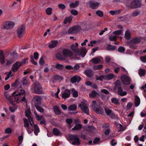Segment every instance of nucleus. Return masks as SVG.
<instances>
[{"label": "nucleus", "instance_id": "3", "mask_svg": "<svg viewBox=\"0 0 146 146\" xmlns=\"http://www.w3.org/2000/svg\"><path fill=\"white\" fill-rule=\"evenodd\" d=\"M69 138L72 141L71 143L72 145H79L80 144V141L77 135L70 134L69 135Z\"/></svg>", "mask_w": 146, "mask_h": 146}, {"label": "nucleus", "instance_id": "47", "mask_svg": "<svg viewBox=\"0 0 146 146\" xmlns=\"http://www.w3.org/2000/svg\"><path fill=\"white\" fill-rule=\"evenodd\" d=\"M131 34L129 31H127L125 33V36L127 39H129L131 38Z\"/></svg>", "mask_w": 146, "mask_h": 146}, {"label": "nucleus", "instance_id": "10", "mask_svg": "<svg viewBox=\"0 0 146 146\" xmlns=\"http://www.w3.org/2000/svg\"><path fill=\"white\" fill-rule=\"evenodd\" d=\"M21 66V65L20 63V62L17 61L13 65L12 67L11 70H10L9 72H7L6 73H12V71L13 72H16Z\"/></svg>", "mask_w": 146, "mask_h": 146}, {"label": "nucleus", "instance_id": "39", "mask_svg": "<svg viewBox=\"0 0 146 146\" xmlns=\"http://www.w3.org/2000/svg\"><path fill=\"white\" fill-rule=\"evenodd\" d=\"M30 111H26L25 112V116L28 118L29 120L30 121V120H31L32 122H33V118L31 117V115Z\"/></svg>", "mask_w": 146, "mask_h": 146}, {"label": "nucleus", "instance_id": "12", "mask_svg": "<svg viewBox=\"0 0 146 146\" xmlns=\"http://www.w3.org/2000/svg\"><path fill=\"white\" fill-rule=\"evenodd\" d=\"M92 109L98 114H102L104 112L103 109L98 105L93 106Z\"/></svg>", "mask_w": 146, "mask_h": 146}, {"label": "nucleus", "instance_id": "38", "mask_svg": "<svg viewBox=\"0 0 146 146\" xmlns=\"http://www.w3.org/2000/svg\"><path fill=\"white\" fill-rule=\"evenodd\" d=\"M71 92L72 94L73 95V97L74 98H76L78 96V92L76 90H75V89L74 88H72L71 89Z\"/></svg>", "mask_w": 146, "mask_h": 146}, {"label": "nucleus", "instance_id": "9", "mask_svg": "<svg viewBox=\"0 0 146 146\" xmlns=\"http://www.w3.org/2000/svg\"><path fill=\"white\" fill-rule=\"evenodd\" d=\"M21 66V65L20 63V62L17 61L13 65L12 67L11 70H10L9 72H7L6 73H12V71L13 72H16Z\"/></svg>", "mask_w": 146, "mask_h": 146}, {"label": "nucleus", "instance_id": "54", "mask_svg": "<svg viewBox=\"0 0 146 146\" xmlns=\"http://www.w3.org/2000/svg\"><path fill=\"white\" fill-rule=\"evenodd\" d=\"M34 114L37 120L40 121L42 119L43 117L42 115H38L36 112H35Z\"/></svg>", "mask_w": 146, "mask_h": 146}, {"label": "nucleus", "instance_id": "14", "mask_svg": "<svg viewBox=\"0 0 146 146\" xmlns=\"http://www.w3.org/2000/svg\"><path fill=\"white\" fill-rule=\"evenodd\" d=\"M121 80L123 83L125 85L129 84L130 82V78L126 76L123 74L121 77Z\"/></svg>", "mask_w": 146, "mask_h": 146}, {"label": "nucleus", "instance_id": "29", "mask_svg": "<svg viewBox=\"0 0 146 146\" xmlns=\"http://www.w3.org/2000/svg\"><path fill=\"white\" fill-rule=\"evenodd\" d=\"M5 62V56L3 51L0 50V62L3 64Z\"/></svg>", "mask_w": 146, "mask_h": 146}, {"label": "nucleus", "instance_id": "18", "mask_svg": "<svg viewBox=\"0 0 146 146\" xmlns=\"http://www.w3.org/2000/svg\"><path fill=\"white\" fill-rule=\"evenodd\" d=\"M81 80V78L78 76H74L71 78L70 81L73 84L75 83L76 82H79Z\"/></svg>", "mask_w": 146, "mask_h": 146}, {"label": "nucleus", "instance_id": "20", "mask_svg": "<svg viewBox=\"0 0 146 146\" xmlns=\"http://www.w3.org/2000/svg\"><path fill=\"white\" fill-rule=\"evenodd\" d=\"M114 90H116L118 88L121 87V81L119 80H117L114 83Z\"/></svg>", "mask_w": 146, "mask_h": 146}, {"label": "nucleus", "instance_id": "19", "mask_svg": "<svg viewBox=\"0 0 146 146\" xmlns=\"http://www.w3.org/2000/svg\"><path fill=\"white\" fill-rule=\"evenodd\" d=\"M117 89V93L120 96H123L126 95L127 94L126 92L123 91V88L122 87L118 88Z\"/></svg>", "mask_w": 146, "mask_h": 146}, {"label": "nucleus", "instance_id": "62", "mask_svg": "<svg viewBox=\"0 0 146 146\" xmlns=\"http://www.w3.org/2000/svg\"><path fill=\"white\" fill-rule=\"evenodd\" d=\"M121 32V30H119L117 31H115L113 33V34L115 35H117V36L118 35H119L120 34Z\"/></svg>", "mask_w": 146, "mask_h": 146}, {"label": "nucleus", "instance_id": "16", "mask_svg": "<svg viewBox=\"0 0 146 146\" xmlns=\"http://www.w3.org/2000/svg\"><path fill=\"white\" fill-rule=\"evenodd\" d=\"M70 90L68 89H66L64 90V92L62 93L61 97L63 99L68 98L70 96Z\"/></svg>", "mask_w": 146, "mask_h": 146}, {"label": "nucleus", "instance_id": "59", "mask_svg": "<svg viewBox=\"0 0 146 146\" xmlns=\"http://www.w3.org/2000/svg\"><path fill=\"white\" fill-rule=\"evenodd\" d=\"M117 37V35H111L110 37V40L111 41H114L116 39Z\"/></svg>", "mask_w": 146, "mask_h": 146}, {"label": "nucleus", "instance_id": "42", "mask_svg": "<svg viewBox=\"0 0 146 146\" xmlns=\"http://www.w3.org/2000/svg\"><path fill=\"white\" fill-rule=\"evenodd\" d=\"M72 16H70L69 17H67L64 20L63 23L65 24H66L68 22L70 23L72 21Z\"/></svg>", "mask_w": 146, "mask_h": 146}, {"label": "nucleus", "instance_id": "30", "mask_svg": "<svg viewBox=\"0 0 146 146\" xmlns=\"http://www.w3.org/2000/svg\"><path fill=\"white\" fill-rule=\"evenodd\" d=\"M100 4L99 3L94 1L91 3L90 6L92 8L94 9L98 7Z\"/></svg>", "mask_w": 146, "mask_h": 146}, {"label": "nucleus", "instance_id": "57", "mask_svg": "<svg viewBox=\"0 0 146 146\" xmlns=\"http://www.w3.org/2000/svg\"><path fill=\"white\" fill-rule=\"evenodd\" d=\"M105 111L106 114L108 115H110L112 112L111 110L108 108L105 109Z\"/></svg>", "mask_w": 146, "mask_h": 146}, {"label": "nucleus", "instance_id": "31", "mask_svg": "<svg viewBox=\"0 0 146 146\" xmlns=\"http://www.w3.org/2000/svg\"><path fill=\"white\" fill-rule=\"evenodd\" d=\"M21 0H16L13 3L12 5V7H17L18 6H19L21 3Z\"/></svg>", "mask_w": 146, "mask_h": 146}, {"label": "nucleus", "instance_id": "17", "mask_svg": "<svg viewBox=\"0 0 146 146\" xmlns=\"http://www.w3.org/2000/svg\"><path fill=\"white\" fill-rule=\"evenodd\" d=\"M78 44L76 42L74 44H73L70 46L71 49L76 53H78L79 52V49L78 48Z\"/></svg>", "mask_w": 146, "mask_h": 146}, {"label": "nucleus", "instance_id": "61", "mask_svg": "<svg viewBox=\"0 0 146 146\" xmlns=\"http://www.w3.org/2000/svg\"><path fill=\"white\" fill-rule=\"evenodd\" d=\"M28 59V58H25L23 59L21 62H20V63L21 64V66L27 62Z\"/></svg>", "mask_w": 146, "mask_h": 146}, {"label": "nucleus", "instance_id": "60", "mask_svg": "<svg viewBox=\"0 0 146 146\" xmlns=\"http://www.w3.org/2000/svg\"><path fill=\"white\" fill-rule=\"evenodd\" d=\"M66 122L68 124H71L73 122L72 119L71 118H68L66 120Z\"/></svg>", "mask_w": 146, "mask_h": 146}, {"label": "nucleus", "instance_id": "1", "mask_svg": "<svg viewBox=\"0 0 146 146\" xmlns=\"http://www.w3.org/2000/svg\"><path fill=\"white\" fill-rule=\"evenodd\" d=\"M63 55L60 54L56 55V58L59 60H65L66 58L72 57L74 55L73 53L70 50L67 49H65L62 50Z\"/></svg>", "mask_w": 146, "mask_h": 146}, {"label": "nucleus", "instance_id": "45", "mask_svg": "<svg viewBox=\"0 0 146 146\" xmlns=\"http://www.w3.org/2000/svg\"><path fill=\"white\" fill-rule=\"evenodd\" d=\"M39 105H35L36 109L40 112H43L44 111V109L41 106H39Z\"/></svg>", "mask_w": 146, "mask_h": 146}, {"label": "nucleus", "instance_id": "37", "mask_svg": "<svg viewBox=\"0 0 146 146\" xmlns=\"http://www.w3.org/2000/svg\"><path fill=\"white\" fill-rule=\"evenodd\" d=\"M140 100L139 97L137 96H136L135 100V106L136 107L138 106L140 104Z\"/></svg>", "mask_w": 146, "mask_h": 146}, {"label": "nucleus", "instance_id": "58", "mask_svg": "<svg viewBox=\"0 0 146 146\" xmlns=\"http://www.w3.org/2000/svg\"><path fill=\"white\" fill-rule=\"evenodd\" d=\"M12 132L11 128L10 127H8L5 130V133L6 134H10Z\"/></svg>", "mask_w": 146, "mask_h": 146}, {"label": "nucleus", "instance_id": "56", "mask_svg": "<svg viewBox=\"0 0 146 146\" xmlns=\"http://www.w3.org/2000/svg\"><path fill=\"white\" fill-rule=\"evenodd\" d=\"M58 7L60 9L63 10L66 8V6L62 4H59L58 5Z\"/></svg>", "mask_w": 146, "mask_h": 146}, {"label": "nucleus", "instance_id": "8", "mask_svg": "<svg viewBox=\"0 0 146 146\" xmlns=\"http://www.w3.org/2000/svg\"><path fill=\"white\" fill-rule=\"evenodd\" d=\"M20 91V92H19V93L17 94H16V92H13L12 94V96L13 97L15 96H19L20 97L22 95H24V96L23 97L22 99H21V100L22 102H25L27 103V101L25 98V90H24L21 89V90Z\"/></svg>", "mask_w": 146, "mask_h": 146}, {"label": "nucleus", "instance_id": "35", "mask_svg": "<svg viewBox=\"0 0 146 146\" xmlns=\"http://www.w3.org/2000/svg\"><path fill=\"white\" fill-rule=\"evenodd\" d=\"M82 125L81 124H76L75 126L72 129L73 131L78 130L82 128Z\"/></svg>", "mask_w": 146, "mask_h": 146}, {"label": "nucleus", "instance_id": "51", "mask_svg": "<svg viewBox=\"0 0 146 146\" xmlns=\"http://www.w3.org/2000/svg\"><path fill=\"white\" fill-rule=\"evenodd\" d=\"M23 135H20L18 137V140L19 142L18 144L19 146L23 142Z\"/></svg>", "mask_w": 146, "mask_h": 146}, {"label": "nucleus", "instance_id": "41", "mask_svg": "<svg viewBox=\"0 0 146 146\" xmlns=\"http://www.w3.org/2000/svg\"><path fill=\"white\" fill-rule=\"evenodd\" d=\"M79 2L78 1H76L75 3H71L70 5V7L71 8H74L77 7L79 4Z\"/></svg>", "mask_w": 146, "mask_h": 146}, {"label": "nucleus", "instance_id": "4", "mask_svg": "<svg viewBox=\"0 0 146 146\" xmlns=\"http://www.w3.org/2000/svg\"><path fill=\"white\" fill-rule=\"evenodd\" d=\"M82 30L81 27L76 25L70 28L68 30V33L69 34H74L80 32Z\"/></svg>", "mask_w": 146, "mask_h": 146}, {"label": "nucleus", "instance_id": "64", "mask_svg": "<svg viewBox=\"0 0 146 146\" xmlns=\"http://www.w3.org/2000/svg\"><path fill=\"white\" fill-rule=\"evenodd\" d=\"M23 86L26 85L27 84V80L26 78H24L23 79Z\"/></svg>", "mask_w": 146, "mask_h": 146}, {"label": "nucleus", "instance_id": "24", "mask_svg": "<svg viewBox=\"0 0 146 146\" xmlns=\"http://www.w3.org/2000/svg\"><path fill=\"white\" fill-rule=\"evenodd\" d=\"M23 120L24 122V127H27V129H30V127H29V121L26 118H24Z\"/></svg>", "mask_w": 146, "mask_h": 146}, {"label": "nucleus", "instance_id": "32", "mask_svg": "<svg viewBox=\"0 0 146 146\" xmlns=\"http://www.w3.org/2000/svg\"><path fill=\"white\" fill-rule=\"evenodd\" d=\"M53 80L55 81L59 80L60 81L62 80L63 78L62 77L57 75H54L53 77Z\"/></svg>", "mask_w": 146, "mask_h": 146}, {"label": "nucleus", "instance_id": "11", "mask_svg": "<svg viewBox=\"0 0 146 146\" xmlns=\"http://www.w3.org/2000/svg\"><path fill=\"white\" fill-rule=\"evenodd\" d=\"M141 1L139 0H133L130 4V6L132 8H136L140 7L142 4Z\"/></svg>", "mask_w": 146, "mask_h": 146}, {"label": "nucleus", "instance_id": "5", "mask_svg": "<svg viewBox=\"0 0 146 146\" xmlns=\"http://www.w3.org/2000/svg\"><path fill=\"white\" fill-rule=\"evenodd\" d=\"M140 37H136L132 39L129 41L128 42V44L131 48L135 49L136 48V46L135 44L138 43L140 42Z\"/></svg>", "mask_w": 146, "mask_h": 146}, {"label": "nucleus", "instance_id": "53", "mask_svg": "<svg viewBox=\"0 0 146 146\" xmlns=\"http://www.w3.org/2000/svg\"><path fill=\"white\" fill-rule=\"evenodd\" d=\"M102 67L103 66L101 65H94L93 66V68L94 70H99L102 69Z\"/></svg>", "mask_w": 146, "mask_h": 146}, {"label": "nucleus", "instance_id": "23", "mask_svg": "<svg viewBox=\"0 0 146 146\" xmlns=\"http://www.w3.org/2000/svg\"><path fill=\"white\" fill-rule=\"evenodd\" d=\"M114 71L116 73L119 72H127V71L124 68L121 67L116 68L115 69Z\"/></svg>", "mask_w": 146, "mask_h": 146}, {"label": "nucleus", "instance_id": "27", "mask_svg": "<svg viewBox=\"0 0 146 146\" xmlns=\"http://www.w3.org/2000/svg\"><path fill=\"white\" fill-rule=\"evenodd\" d=\"M87 51L86 48L84 47H82L81 49V50L80 53H79L78 52L77 53L78 55L82 56L83 55L84 57L86 54Z\"/></svg>", "mask_w": 146, "mask_h": 146}, {"label": "nucleus", "instance_id": "33", "mask_svg": "<svg viewBox=\"0 0 146 146\" xmlns=\"http://www.w3.org/2000/svg\"><path fill=\"white\" fill-rule=\"evenodd\" d=\"M121 12L120 10H117L115 11L111 10L109 11L110 13L112 15H117L119 14Z\"/></svg>", "mask_w": 146, "mask_h": 146}, {"label": "nucleus", "instance_id": "50", "mask_svg": "<svg viewBox=\"0 0 146 146\" xmlns=\"http://www.w3.org/2000/svg\"><path fill=\"white\" fill-rule=\"evenodd\" d=\"M19 80V79L18 78L15 81V82L11 84V86L16 87L17 86L18 81Z\"/></svg>", "mask_w": 146, "mask_h": 146}, {"label": "nucleus", "instance_id": "36", "mask_svg": "<svg viewBox=\"0 0 146 146\" xmlns=\"http://www.w3.org/2000/svg\"><path fill=\"white\" fill-rule=\"evenodd\" d=\"M77 106L75 104H72L70 105L68 108V110L69 111H76L77 109Z\"/></svg>", "mask_w": 146, "mask_h": 146}, {"label": "nucleus", "instance_id": "40", "mask_svg": "<svg viewBox=\"0 0 146 146\" xmlns=\"http://www.w3.org/2000/svg\"><path fill=\"white\" fill-rule=\"evenodd\" d=\"M34 128L35 129L34 133L35 135H37L38 133L40 132L39 128L36 124H34Z\"/></svg>", "mask_w": 146, "mask_h": 146}, {"label": "nucleus", "instance_id": "55", "mask_svg": "<svg viewBox=\"0 0 146 146\" xmlns=\"http://www.w3.org/2000/svg\"><path fill=\"white\" fill-rule=\"evenodd\" d=\"M96 14L98 16L100 17H102L103 16V12L100 10H98L96 11Z\"/></svg>", "mask_w": 146, "mask_h": 146}, {"label": "nucleus", "instance_id": "52", "mask_svg": "<svg viewBox=\"0 0 146 146\" xmlns=\"http://www.w3.org/2000/svg\"><path fill=\"white\" fill-rule=\"evenodd\" d=\"M80 67V66L79 64H76L73 67V70L74 72H76V71L79 69Z\"/></svg>", "mask_w": 146, "mask_h": 146}, {"label": "nucleus", "instance_id": "25", "mask_svg": "<svg viewBox=\"0 0 146 146\" xmlns=\"http://www.w3.org/2000/svg\"><path fill=\"white\" fill-rule=\"evenodd\" d=\"M115 77L114 75L113 74H108L104 76H103L104 78L108 80H110L113 78Z\"/></svg>", "mask_w": 146, "mask_h": 146}, {"label": "nucleus", "instance_id": "7", "mask_svg": "<svg viewBox=\"0 0 146 146\" xmlns=\"http://www.w3.org/2000/svg\"><path fill=\"white\" fill-rule=\"evenodd\" d=\"M78 106L84 113L88 115L89 114V112L88 108L84 102H81V104H79Z\"/></svg>", "mask_w": 146, "mask_h": 146}, {"label": "nucleus", "instance_id": "48", "mask_svg": "<svg viewBox=\"0 0 146 146\" xmlns=\"http://www.w3.org/2000/svg\"><path fill=\"white\" fill-rule=\"evenodd\" d=\"M52 9L50 7L48 8L46 10V14L48 15H50L52 14Z\"/></svg>", "mask_w": 146, "mask_h": 146}, {"label": "nucleus", "instance_id": "49", "mask_svg": "<svg viewBox=\"0 0 146 146\" xmlns=\"http://www.w3.org/2000/svg\"><path fill=\"white\" fill-rule=\"evenodd\" d=\"M55 67L58 69H61L63 68L64 66L63 65L60 64L57 62L55 66Z\"/></svg>", "mask_w": 146, "mask_h": 146}, {"label": "nucleus", "instance_id": "22", "mask_svg": "<svg viewBox=\"0 0 146 146\" xmlns=\"http://www.w3.org/2000/svg\"><path fill=\"white\" fill-rule=\"evenodd\" d=\"M58 42L57 40L51 41L49 43L48 47L50 48H52L56 46Z\"/></svg>", "mask_w": 146, "mask_h": 146}, {"label": "nucleus", "instance_id": "21", "mask_svg": "<svg viewBox=\"0 0 146 146\" xmlns=\"http://www.w3.org/2000/svg\"><path fill=\"white\" fill-rule=\"evenodd\" d=\"M102 60L103 58L102 57H99L98 58H93L92 60V62L95 64H98Z\"/></svg>", "mask_w": 146, "mask_h": 146}, {"label": "nucleus", "instance_id": "6", "mask_svg": "<svg viewBox=\"0 0 146 146\" xmlns=\"http://www.w3.org/2000/svg\"><path fill=\"white\" fill-rule=\"evenodd\" d=\"M25 27L23 25L19 27L17 30V34L19 38L22 37L25 33Z\"/></svg>", "mask_w": 146, "mask_h": 146}, {"label": "nucleus", "instance_id": "43", "mask_svg": "<svg viewBox=\"0 0 146 146\" xmlns=\"http://www.w3.org/2000/svg\"><path fill=\"white\" fill-rule=\"evenodd\" d=\"M111 102L115 105H119V104L118 99L116 98H112L111 99Z\"/></svg>", "mask_w": 146, "mask_h": 146}, {"label": "nucleus", "instance_id": "63", "mask_svg": "<svg viewBox=\"0 0 146 146\" xmlns=\"http://www.w3.org/2000/svg\"><path fill=\"white\" fill-rule=\"evenodd\" d=\"M140 59L143 62L146 63V56L141 57Z\"/></svg>", "mask_w": 146, "mask_h": 146}, {"label": "nucleus", "instance_id": "2", "mask_svg": "<svg viewBox=\"0 0 146 146\" xmlns=\"http://www.w3.org/2000/svg\"><path fill=\"white\" fill-rule=\"evenodd\" d=\"M33 90L34 92L37 94H42L43 93L42 87L38 82H35L33 84Z\"/></svg>", "mask_w": 146, "mask_h": 146}, {"label": "nucleus", "instance_id": "28", "mask_svg": "<svg viewBox=\"0 0 146 146\" xmlns=\"http://www.w3.org/2000/svg\"><path fill=\"white\" fill-rule=\"evenodd\" d=\"M86 129L88 131L94 132L96 131V128L93 126L89 125L86 128Z\"/></svg>", "mask_w": 146, "mask_h": 146}, {"label": "nucleus", "instance_id": "15", "mask_svg": "<svg viewBox=\"0 0 146 146\" xmlns=\"http://www.w3.org/2000/svg\"><path fill=\"white\" fill-rule=\"evenodd\" d=\"M33 99L34 102L35 106L41 104L42 98L40 96L36 95L33 98Z\"/></svg>", "mask_w": 146, "mask_h": 146}, {"label": "nucleus", "instance_id": "26", "mask_svg": "<svg viewBox=\"0 0 146 146\" xmlns=\"http://www.w3.org/2000/svg\"><path fill=\"white\" fill-rule=\"evenodd\" d=\"M52 132L53 134L56 136L61 135L62 133L59 130L56 128H54L53 129Z\"/></svg>", "mask_w": 146, "mask_h": 146}, {"label": "nucleus", "instance_id": "44", "mask_svg": "<svg viewBox=\"0 0 146 146\" xmlns=\"http://www.w3.org/2000/svg\"><path fill=\"white\" fill-rule=\"evenodd\" d=\"M98 92H96L95 90L92 91L91 93L90 94V96L92 98H95L97 95H98Z\"/></svg>", "mask_w": 146, "mask_h": 146}, {"label": "nucleus", "instance_id": "13", "mask_svg": "<svg viewBox=\"0 0 146 146\" xmlns=\"http://www.w3.org/2000/svg\"><path fill=\"white\" fill-rule=\"evenodd\" d=\"M15 25L14 23L13 22L10 21H7L5 22L3 27L1 28L2 29H8L13 28Z\"/></svg>", "mask_w": 146, "mask_h": 146}, {"label": "nucleus", "instance_id": "46", "mask_svg": "<svg viewBox=\"0 0 146 146\" xmlns=\"http://www.w3.org/2000/svg\"><path fill=\"white\" fill-rule=\"evenodd\" d=\"M116 48L114 46H112L110 44H108L107 47V49L109 50L113 51L115 50Z\"/></svg>", "mask_w": 146, "mask_h": 146}, {"label": "nucleus", "instance_id": "34", "mask_svg": "<svg viewBox=\"0 0 146 146\" xmlns=\"http://www.w3.org/2000/svg\"><path fill=\"white\" fill-rule=\"evenodd\" d=\"M53 110L55 113L56 115H59L61 113L60 110L57 106L55 105L54 107Z\"/></svg>", "mask_w": 146, "mask_h": 146}]
</instances>
